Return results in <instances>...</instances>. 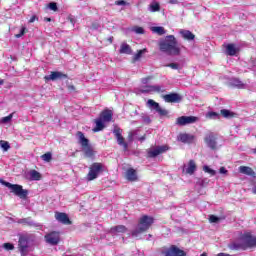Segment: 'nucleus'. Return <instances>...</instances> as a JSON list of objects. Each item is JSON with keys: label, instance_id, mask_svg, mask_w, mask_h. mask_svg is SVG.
I'll list each match as a JSON object with an SVG mask.
<instances>
[{"label": "nucleus", "instance_id": "obj_1", "mask_svg": "<svg viewBox=\"0 0 256 256\" xmlns=\"http://www.w3.org/2000/svg\"><path fill=\"white\" fill-rule=\"evenodd\" d=\"M160 51L168 55H180L181 48L177 46V38L174 35H168L159 42Z\"/></svg>", "mask_w": 256, "mask_h": 256}, {"label": "nucleus", "instance_id": "obj_2", "mask_svg": "<svg viewBox=\"0 0 256 256\" xmlns=\"http://www.w3.org/2000/svg\"><path fill=\"white\" fill-rule=\"evenodd\" d=\"M153 223H155V218H153V216L142 215L138 220L136 228L132 231V237H140L145 231L151 229Z\"/></svg>", "mask_w": 256, "mask_h": 256}, {"label": "nucleus", "instance_id": "obj_3", "mask_svg": "<svg viewBox=\"0 0 256 256\" xmlns=\"http://www.w3.org/2000/svg\"><path fill=\"white\" fill-rule=\"evenodd\" d=\"M249 247H256V237L244 235L239 240L229 244V249H232V251H239L240 249L245 251Z\"/></svg>", "mask_w": 256, "mask_h": 256}, {"label": "nucleus", "instance_id": "obj_4", "mask_svg": "<svg viewBox=\"0 0 256 256\" xmlns=\"http://www.w3.org/2000/svg\"><path fill=\"white\" fill-rule=\"evenodd\" d=\"M77 137H78V143H80L82 147V151L88 159H93L95 157V150L89 144V139L85 137V134L83 132H77Z\"/></svg>", "mask_w": 256, "mask_h": 256}, {"label": "nucleus", "instance_id": "obj_5", "mask_svg": "<svg viewBox=\"0 0 256 256\" xmlns=\"http://www.w3.org/2000/svg\"><path fill=\"white\" fill-rule=\"evenodd\" d=\"M2 185L10 189L16 197H20V199H26L27 195H29V191L23 189V186L19 184H11L9 182L2 181Z\"/></svg>", "mask_w": 256, "mask_h": 256}, {"label": "nucleus", "instance_id": "obj_6", "mask_svg": "<svg viewBox=\"0 0 256 256\" xmlns=\"http://www.w3.org/2000/svg\"><path fill=\"white\" fill-rule=\"evenodd\" d=\"M105 169V166L102 163H93L90 168L87 175L88 181H94V179H97L99 177V174Z\"/></svg>", "mask_w": 256, "mask_h": 256}, {"label": "nucleus", "instance_id": "obj_7", "mask_svg": "<svg viewBox=\"0 0 256 256\" xmlns=\"http://www.w3.org/2000/svg\"><path fill=\"white\" fill-rule=\"evenodd\" d=\"M197 121H199V118L195 116H182L176 119V125H179L180 127H184L185 125H191L193 123H197Z\"/></svg>", "mask_w": 256, "mask_h": 256}, {"label": "nucleus", "instance_id": "obj_8", "mask_svg": "<svg viewBox=\"0 0 256 256\" xmlns=\"http://www.w3.org/2000/svg\"><path fill=\"white\" fill-rule=\"evenodd\" d=\"M166 151H169V146L167 145L151 147L148 149V157H157L163 153H166Z\"/></svg>", "mask_w": 256, "mask_h": 256}, {"label": "nucleus", "instance_id": "obj_9", "mask_svg": "<svg viewBox=\"0 0 256 256\" xmlns=\"http://www.w3.org/2000/svg\"><path fill=\"white\" fill-rule=\"evenodd\" d=\"M113 133L116 137L118 145H120V147H123L124 151H127L129 145L127 144V142H125V138H123V130H121V128H115L113 130Z\"/></svg>", "mask_w": 256, "mask_h": 256}, {"label": "nucleus", "instance_id": "obj_10", "mask_svg": "<svg viewBox=\"0 0 256 256\" xmlns=\"http://www.w3.org/2000/svg\"><path fill=\"white\" fill-rule=\"evenodd\" d=\"M140 91L141 93H163L165 91V87L161 85H149L142 87Z\"/></svg>", "mask_w": 256, "mask_h": 256}, {"label": "nucleus", "instance_id": "obj_11", "mask_svg": "<svg viewBox=\"0 0 256 256\" xmlns=\"http://www.w3.org/2000/svg\"><path fill=\"white\" fill-rule=\"evenodd\" d=\"M163 253L164 256H187V253L177 246H171Z\"/></svg>", "mask_w": 256, "mask_h": 256}, {"label": "nucleus", "instance_id": "obj_12", "mask_svg": "<svg viewBox=\"0 0 256 256\" xmlns=\"http://www.w3.org/2000/svg\"><path fill=\"white\" fill-rule=\"evenodd\" d=\"M182 171L186 175H193V173L197 171V163H195L194 160H189L188 163L183 165Z\"/></svg>", "mask_w": 256, "mask_h": 256}, {"label": "nucleus", "instance_id": "obj_13", "mask_svg": "<svg viewBox=\"0 0 256 256\" xmlns=\"http://www.w3.org/2000/svg\"><path fill=\"white\" fill-rule=\"evenodd\" d=\"M46 243L49 245H58L60 241L59 233L58 232H51L45 236Z\"/></svg>", "mask_w": 256, "mask_h": 256}, {"label": "nucleus", "instance_id": "obj_14", "mask_svg": "<svg viewBox=\"0 0 256 256\" xmlns=\"http://www.w3.org/2000/svg\"><path fill=\"white\" fill-rule=\"evenodd\" d=\"M55 219L56 221L62 223L63 225H71V220L69 219V216L66 213L56 212Z\"/></svg>", "mask_w": 256, "mask_h": 256}, {"label": "nucleus", "instance_id": "obj_15", "mask_svg": "<svg viewBox=\"0 0 256 256\" xmlns=\"http://www.w3.org/2000/svg\"><path fill=\"white\" fill-rule=\"evenodd\" d=\"M25 177L28 181H41V173L37 170H30L26 172Z\"/></svg>", "mask_w": 256, "mask_h": 256}, {"label": "nucleus", "instance_id": "obj_16", "mask_svg": "<svg viewBox=\"0 0 256 256\" xmlns=\"http://www.w3.org/2000/svg\"><path fill=\"white\" fill-rule=\"evenodd\" d=\"M67 79V75L63 74L62 72H51L50 75L45 76V81H57V79Z\"/></svg>", "mask_w": 256, "mask_h": 256}, {"label": "nucleus", "instance_id": "obj_17", "mask_svg": "<svg viewBox=\"0 0 256 256\" xmlns=\"http://www.w3.org/2000/svg\"><path fill=\"white\" fill-rule=\"evenodd\" d=\"M163 99L166 103H177L181 101V96H179L177 93H172L164 95Z\"/></svg>", "mask_w": 256, "mask_h": 256}, {"label": "nucleus", "instance_id": "obj_18", "mask_svg": "<svg viewBox=\"0 0 256 256\" xmlns=\"http://www.w3.org/2000/svg\"><path fill=\"white\" fill-rule=\"evenodd\" d=\"M205 143L210 149H217V137L213 134H209L205 138Z\"/></svg>", "mask_w": 256, "mask_h": 256}, {"label": "nucleus", "instance_id": "obj_19", "mask_svg": "<svg viewBox=\"0 0 256 256\" xmlns=\"http://www.w3.org/2000/svg\"><path fill=\"white\" fill-rule=\"evenodd\" d=\"M135 139L138 141H145V136L139 137V130H132L128 134V141L129 143H132V141H135Z\"/></svg>", "mask_w": 256, "mask_h": 256}, {"label": "nucleus", "instance_id": "obj_20", "mask_svg": "<svg viewBox=\"0 0 256 256\" xmlns=\"http://www.w3.org/2000/svg\"><path fill=\"white\" fill-rule=\"evenodd\" d=\"M230 87H236L237 89H245L246 85L237 78H231L228 82Z\"/></svg>", "mask_w": 256, "mask_h": 256}, {"label": "nucleus", "instance_id": "obj_21", "mask_svg": "<svg viewBox=\"0 0 256 256\" xmlns=\"http://www.w3.org/2000/svg\"><path fill=\"white\" fill-rule=\"evenodd\" d=\"M239 173L242 175H248V177H255V171L252 170L249 166H240L238 168Z\"/></svg>", "mask_w": 256, "mask_h": 256}, {"label": "nucleus", "instance_id": "obj_22", "mask_svg": "<svg viewBox=\"0 0 256 256\" xmlns=\"http://www.w3.org/2000/svg\"><path fill=\"white\" fill-rule=\"evenodd\" d=\"M125 177L127 179V181H131V182H135L137 181L138 177H137V170L135 169H128L126 171Z\"/></svg>", "mask_w": 256, "mask_h": 256}, {"label": "nucleus", "instance_id": "obj_23", "mask_svg": "<svg viewBox=\"0 0 256 256\" xmlns=\"http://www.w3.org/2000/svg\"><path fill=\"white\" fill-rule=\"evenodd\" d=\"M238 51H239V48H237L235 44L226 45V54L230 55V57L237 55Z\"/></svg>", "mask_w": 256, "mask_h": 256}, {"label": "nucleus", "instance_id": "obj_24", "mask_svg": "<svg viewBox=\"0 0 256 256\" xmlns=\"http://www.w3.org/2000/svg\"><path fill=\"white\" fill-rule=\"evenodd\" d=\"M100 119L103 120L104 123H109V121L113 119V112L110 110H104L100 115Z\"/></svg>", "mask_w": 256, "mask_h": 256}, {"label": "nucleus", "instance_id": "obj_25", "mask_svg": "<svg viewBox=\"0 0 256 256\" xmlns=\"http://www.w3.org/2000/svg\"><path fill=\"white\" fill-rule=\"evenodd\" d=\"M193 139H195V137L191 134H180L178 136V140L181 141L182 143H193Z\"/></svg>", "mask_w": 256, "mask_h": 256}, {"label": "nucleus", "instance_id": "obj_26", "mask_svg": "<svg viewBox=\"0 0 256 256\" xmlns=\"http://www.w3.org/2000/svg\"><path fill=\"white\" fill-rule=\"evenodd\" d=\"M127 231V227L123 225H118L115 227H112L110 230L111 235H121V233H125Z\"/></svg>", "mask_w": 256, "mask_h": 256}, {"label": "nucleus", "instance_id": "obj_27", "mask_svg": "<svg viewBox=\"0 0 256 256\" xmlns=\"http://www.w3.org/2000/svg\"><path fill=\"white\" fill-rule=\"evenodd\" d=\"M180 35L185 39L186 41H193L195 39V34H193L189 30H180Z\"/></svg>", "mask_w": 256, "mask_h": 256}, {"label": "nucleus", "instance_id": "obj_28", "mask_svg": "<svg viewBox=\"0 0 256 256\" xmlns=\"http://www.w3.org/2000/svg\"><path fill=\"white\" fill-rule=\"evenodd\" d=\"M119 53H121L122 55H131V46H129V44H127L126 42L122 43L120 45Z\"/></svg>", "mask_w": 256, "mask_h": 256}, {"label": "nucleus", "instance_id": "obj_29", "mask_svg": "<svg viewBox=\"0 0 256 256\" xmlns=\"http://www.w3.org/2000/svg\"><path fill=\"white\" fill-rule=\"evenodd\" d=\"M96 127L93 128L94 133H98V131H103L105 129V122L101 120V118H98L95 120Z\"/></svg>", "mask_w": 256, "mask_h": 256}, {"label": "nucleus", "instance_id": "obj_30", "mask_svg": "<svg viewBox=\"0 0 256 256\" xmlns=\"http://www.w3.org/2000/svg\"><path fill=\"white\" fill-rule=\"evenodd\" d=\"M148 11H150V13H157V11H161V6L159 5V2L153 1L148 7Z\"/></svg>", "mask_w": 256, "mask_h": 256}, {"label": "nucleus", "instance_id": "obj_31", "mask_svg": "<svg viewBox=\"0 0 256 256\" xmlns=\"http://www.w3.org/2000/svg\"><path fill=\"white\" fill-rule=\"evenodd\" d=\"M150 29L152 33H156V35H165V33H167V31L163 26H154V27H151Z\"/></svg>", "mask_w": 256, "mask_h": 256}, {"label": "nucleus", "instance_id": "obj_32", "mask_svg": "<svg viewBox=\"0 0 256 256\" xmlns=\"http://www.w3.org/2000/svg\"><path fill=\"white\" fill-rule=\"evenodd\" d=\"M145 53H147V49L144 48L142 50H138L136 54H134L133 56V61H139L141 59V57H143V55H145Z\"/></svg>", "mask_w": 256, "mask_h": 256}, {"label": "nucleus", "instance_id": "obj_33", "mask_svg": "<svg viewBox=\"0 0 256 256\" xmlns=\"http://www.w3.org/2000/svg\"><path fill=\"white\" fill-rule=\"evenodd\" d=\"M19 249L21 253H25V251H27V240L21 238L19 240Z\"/></svg>", "mask_w": 256, "mask_h": 256}, {"label": "nucleus", "instance_id": "obj_34", "mask_svg": "<svg viewBox=\"0 0 256 256\" xmlns=\"http://www.w3.org/2000/svg\"><path fill=\"white\" fill-rule=\"evenodd\" d=\"M221 115L224 116L225 119H231V118L235 117V113H233L227 109H222Z\"/></svg>", "mask_w": 256, "mask_h": 256}, {"label": "nucleus", "instance_id": "obj_35", "mask_svg": "<svg viewBox=\"0 0 256 256\" xmlns=\"http://www.w3.org/2000/svg\"><path fill=\"white\" fill-rule=\"evenodd\" d=\"M147 106L150 109H155L157 111V109L159 108V103L155 102L153 99H149L147 101Z\"/></svg>", "mask_w": 256, "mask_h": 256}, {"label": "nucleus", "instance_id": "obj_36", "mask_svg": "<svg viewBox=\"0 0 256 256\" xmlns=\"http://www.w3.org/2000/svg\"><path fill=\"white\" fill-rule=\"evenodd\" d=\"M203 171H204L205 173H208L209 175H211V177H215V175H217V171L211 169V168H210L209 166H207V165L203 167Z\"/></svg>", "mask_w": 256, "mask_h": 256}, {"label": "nucleus", "instance_id": "obj_37", "mask_svg": "<svg viewBox=\"0 0 256 256\" xmlns=\"http://www.w3.org/2000/svg\"><path fill=\"white\" fill-rule=\"evenodd\" d=\"M0 147L3 149V151H9V149H11V145H9V142L5 140L0 141Z\"/></svg>", "mask_w": 256, "mask_h": 256}, {"label": "nucleus", "instance_id": "obj_38", "mask_svg": "<svg viewBox=\"0 0 256 256\" xmlns=\"http://www.w3.org/2000/svg\"><path fill=\"white\" fill-rule=\"evenodd\" d=\"M133 33H136L137 35H143L145 33V29L143 27L134 26L132 28Z\"/></svg>", "mask_w": 256, "mask_h": 256}, {"label": "nucleus", "instance_id": "obj_39", "mask_svg": "<svg viewBox=\"0 0 256 256\" xmlns=\"http://www.w3.org/2000/svg\"><path fill=\"white\" fill-rule=\"evenodd\" d=\"M156 112L161 116V117H165V115H168L169 112L166 109L161 108V106H158V108L156 109Z\"/></svg>", "mask_w": 256, "mask_h": 256}, {"label": "nucleus", "instance_id": "obj_40", "mask_svg": "<svg viewBox=\"0 0 256 256\" xmlns=\"http://www.w3.org/2000/svg\"><path fill=\"white\" fill-rule=\"evenodd\" d=\"M206 117L208 119H219V113H217V112H208L206 114Z\"/></svg>", "mask_w": 256, "mask_h": 256}, {"label": "nucleus", "instance_id": "obj_41", "mask_svg": "<svg viewBox=\"0 0 256 256\" xmlns=\"http://www.w3.org/2000/svg\"><path fill=\"white\" fill-rule=\"evenodd\" d=\"M53 158V156L51 155L50 152L45 153L44 155H42V159L43 161H45L46 163H49V161H51V159Z\"/></svg>", "mask_w": 256, "mask_h": 256}, {"label": "nucleus", "instance_id": "obj_42", "mask_svg": "<svg viewBox=\"0 0 256 256\" xmlns=\"http://www.w3.org/2000/svg\"><path fill=\"white\" fill-rule=\"evenodd\" d=\"M18 223H20L22 225H33L31 220H29V218L20 219V220H18Z\"/></svg>", "mask_w": 256, "mask_h": 256}, {"label": "nucleus", "instance_id": "obj_43", "mask_svg": "<svg viewBox=\"0 0 256 256\" xmlns=\"http://www.w3.org/2000/svg\"><path fill=\"white\" fill-rule=\"evenodd\" d=\"M3 247L4 249H6V251H13V249H15V247L11 243H4Z\"/></svg>", "mask_w": 256, "mask_h": 256}, {"label": "nucleus", "instance_id": "obj_44", "mask_svg": "<svg viewBox=\"0 0 256 256\" xmlns=\"http://www.w3.org/2000/svg\"><path fill=\"white\" fill-rule=\"evenodd\" d=\"M221 218L215 216V215H211L209 218L210 223H219Z\"/></svg>", "mask_w": 256, "mask_h": 256}, {"label": "nucleus", "instance_id": "obj_45", "mask_svg": "<svg viewBox=\"0 0 256 256\" xmlns=\"http://www.w3.org/2000/svg\"><path fill=\"white\" fill-rule=\"evenodd\" d=\"M26 29H27V28H25V26H23V27L21 28V30H20V33L15 35L16 39H20V37H23V36L25 35V30H26Z\"/></svg>", "mask_w": 256, "mask_h": 256}, {"label": "nucleus", "instance_id": "obj_46", "mask_svg": "<svg viewBox=\"0 0 256 256\" xmlns=\"http://www.w3.org/2000/svg\"><path fill=\"white\" fill-rule=\"evenodd\" d=\"M13 119V114H10L4 118H2V123H9Z\"/></svg>", "mask_w": 256, "mask_h": 256}, {"label": "nucleus", "instance_id": "obj_47", "mask_svg": "<svg viewBox=\"0 0 256 256\" xmlns=\"http://www.w3.org/2000/svg\"><path fill=\"white\" fill-rule=\"evenodd\" d=\"M48 7L51 11H57V3L55 2H51Z\"/></svg>", "mask_w": 256, "mask_h": 256}, {"label": "nucleus", "instance_id": "obj_48", "mask_svg": "<svg viewBox=\"0 0 256 256\" xmlns=\"http://www.w3.org/2000/svg\"><path fill=\"white\" fill-rule=\"evenodd\" d=\"M219 173L221 174V175H227V173H229V171L227 170V168L226 167H220V169H219Z\"/></svg>", "mask_w": 256, "mask_h": 256}, {"label": "nucleus", "instance_id": "obj_49", "mask_svg": "<svg viewBox=\"0 0 256 256\" xmlns=\"http://www.w3.org/2000/svg\"><path fill=\"white\" fill-rule=\"evenodd\" d=\"M167 67H170V69L177 70V69H179V64H177V63H170V64L167 65Z\"/></svg>", "mask_w": 256, "mask_h": 256}, {"label": "nucleus", "instance_id": "obj_50", "mask_svg": "<svg viewBox=\"0 0 256 256\" xmlns=\"http://www.w3.org/2000/svg\"><path fill=\"white\" fill-rule=\"evenodd\" d=\"M151 79H153V77H151V76H148V77H146V78H143V79H142L143 85H147V83H149V82L151 81Z\"/></svg>", "mask_w": 256, "mask_h": 256}, {"label": "nucleus", "instance_id": "obj_51", "mask_svg": "<svg viewBox=\"0 0 256 256\" xmlns=\"http://www.w3.org/2000/svg\"><path fill=\"white\" fill-rule=\"evenodd\" d=\"M115 5L122 6V5H127V3L125 2V0H118L115 2Z\"/></svg>", "mask_w": 256, "mask_h": 256}, {"label": "nucleus", "instance_id": "obj_52", "mask_svg": "<svg viewBox=\"0 0 256 256\" xmlns=\"http://www.w3.org/2000/svg\"><path fill=\"white\" fill-rule=\"evenodd\" d=\"M35 19H37L36 16H32L29 20V23H35Z\"/></svg>", "mask_w": 256, "mask_h": 256}, {"label": "nucleus", "instance_id": "obj_53", "mask_svg": "<svg viewBox=\"0 0 256 256\" xmlns=\"http://www.w3.org/2000/svg\"><path fill=\"white\" fill-rule=\"evenodd\" d=\"M169 3H171V5H176V3H178L177 0H170Z\"/></svg>", "mask_w": 256, "mask_h": 256}, {"label": "nucleus", "instance_id": "obj_54", "mask_svg": "<svg viewBox=\"0 0 256 256\" xmlns=\"http://www.w3.org/2000/svg\"><path fill=\"white\" fill-rule=\"evenodd\" d=\"M252 193H253L254 195H256V186H254V187L252 188Z\"/></svg>", "mask_w": 256, "mask_h": 256}, {"label": "nucleus", "instance_id": "obj_55", "mask_svg": "<svg viewBox=\"0 0 256 256\" xmlns=\"http://www.w3.org/2000/svg\"><path fill=\"white\" fill-rule=\"evenodd\" d=\"M3 83H5L3 80H0V85H3Z\"/></svg>", "mask_w": 256, "mask_h": 256}, {"label": "nucleus", "instance_id": "obj_56", "mask_svg": "<svg viewBox=\"0 0 256 256\" xmlns=\"http://www.w3.org/2000/svg\"><path fill=\"white\" fill-rule=\"evenodd\" d=\"M146 121H147V123H150V122H151V120H150L149 118H147Z\"/></svg>", "mask_w": 256, "mask_h": 256}, {"label": "nucleus", "instance_id": "obj_57", "mask_svg": "<svg viewBox=\"0 0 256 256\" xmlns=\"http://www.w3.org/2000/svg\"><path fill=\"white\" fill-rule=\"evenodd\" d=\"M109 41H110V43H113V38H110Z\"/></svg>", "mask_w": 256, "mask_h": 256}, {"label": "nucleus", "instance_id": "obj_58", "mask_svg": "<svg viewBox=\"0 0 256 256\" xmlns=\"http://www.w3.org/2000/svg\"><path fill=\"white\" fill-rule=\"evenodd\" d=\"M200 256H207V254H206V253H203V254H201Z\"/></svg>", "mask_w": 256, "mask_h": 256}, {"label": "nucleus", "instance_id": "obj_59", "mask_svg": "<svg viewBox=\"0 0 256 256\" xmlns=\"http://www.w3.org/2000/svg\"><path fill=\"white\" fill-rule=\"evenodd\" d=\"M47 21H51V18H48Z\"/></svg>", "mask_w": 256, "mask_h": 256}, {"label": "nucleus", "instance_id": "obj_60", "mask_svg": "<svg viewBox=\"0 0 256 256\" xmlns=\"http://www.w3.org/2000/svg\"><path fill=\"white\" fill-rule=\"evenodd\" d=\"M254 153H256V148L254 149Z\"/></svg>", "mask_w": 256, "mask_h": 256}, {"label": "nucleus", "instance_id": "obj_61", "mask_svg": "<svg viewBox=\"0 0 256 256\" xmlns=\"http://www.w3.org/2000/svg\"><path fill=\"white\" fill-rule=\"evenodd\" d=\"M148 237H152L151 234H149Z\"/></svg>", "mask_w": 256, "mask_h": 256}]
</instances>
